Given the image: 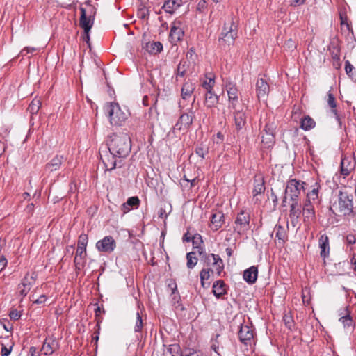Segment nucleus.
Returning a JSON list of instances; mask_svg holds the SVG:
<instances>
[{
    "instance_id": "1",
    "label": "nucleus",
    "mask_w": 356,
    "mask_h": 356,
    "mask_svg": "<svg viewBox=\"0 0 356 356\" xmlns=\"http://www.w3.org/2000/svg\"><path fill=\"white\" fill-rule=\"evenodd\" d=\"M106 142L109 153L118 158H125L131 152V138L126 132L111 134Z\"/></svg>"
},
{
    "instance_id": "2",
    "label": "nucleus",
    "mask_w": 356,
    "mask_h": 356,
    "mask_svg": "<svg viewBox=\"0 0 356 356\" xmlns=\"http://www.w3.org/2000/svg\"><path fill=\"white\" fill-rule=\"evenodd\" d=\"M104 111L108 117L110 123L114 126H122L128 117L127 113L122 111L117 103L106 104L104 106Z\"/></svg>"
},
{
    "instance_id": "3",
    "label": "nucleus",
    "mask_w": 356,
    "mask_h": 356,
    "mask_svg": "<svg viewBox=\"0 0 356 356\" xmlns=\"http://www.w3.org/2000/svg\"><path fill=\"white\" fill-rule=\"evenodd\" d=\"M339 211L343 216L353 213V195L346 191H339L338 198Z\"/></svg>"
},
{
    "instance_id": "4",
    "label": "nucleus",
    "mask_w": 356,
    "mask_h": 356,
    "mask_svg": "<svg viewBox=\"0 0 356 356\" xmlns=\"http://www.w3.org/2000/svg\"><path fill=\"white\" fill-rule=\"evenodd\" d=\"M250 215L249 213L241 211L238 213L234 224V230L238 235L245 234L250 229Z\"/></svg>"
},
{
    "instance_id": "5",
    "label": "nucleus",
    "mask_w": 356,
    "mask_h": 356,
    "mask_svg": "<svg viewBox=\"0 0 356 356\" xmlns=\"http://www.w3.org/2000/svg\"><path fill=\"white\" fill-rule=\"evenodd\" d=\"M305 182L298 181L296 179H291L287 183L285 189V194L289 196L293 202H298L300 191L302 190H305Z\"/></svg>"
},
{
    "instance_id": "6",
    "label": "nucleus",
    "mask_w": 356,
    "mask_h": 356,
    "mask_svg": "<svg viewBox=\"0 0 356 356\" xmlns=\"http://www.w3.org/2000/svg\"><path fill=\"white\" fill-rule=\"evenodd\" d=\"M201 259L204 260L207 266H213L216 273L220 275L224 268V264L221 258L218 254L203 253L199 251Z\"/></svg>"
},
{
    "instance_id": "7",
    "label": "nucleus",
    "mask_w": 356,
    "mask_h": 356,
    "mask_svg": "<svg viewBox=\"0 0 356 356\" xmlns=\"http://www.w3.org/2000/svg\"><path fill=\"white\" fill-rule=\"evenodd\" d=\"M236 36V32L235 30V26L233 22L229 24V26H227L225 24L223 30L219 38V42L222 45H231L234 44L235 38Z\"/></svg>"
},
{
    "instance_id": "8",
    "label": "nucleus",
    "mask_w": 356,
    "mask_h": 356,
    "mask_svg": "<svg viewBox=\"0 0 356 356\" xmlns=\"http://www.w3.org/2000/svg\"><path fill=\"white\" fill-rule=\"evenodd\" d=\"M193 118L194 112L191 108L188 110V112L182 113L174 128L179 131L188 129L193 122Z\"/></svg>"
},
{
    "instance_id": "9",
    "label": "nucleus",
    "mask_w": 356,
    "mask_h": 356,
    "mask_svg": "<svg viewBox=\"0 0 356 356\" xmlns=\"http://www.w3.org/2000/svg\"><path fill=\"white\" fill-rule=\"evenodd\" d=\"M90 10V14L88 15L86 8L83 7L80 8L81 16L79 25L83 29L84 33L89 32L94 23V17L92 15V8H91Z\"/></svg>"
},
{
    "instance_id": "10",
    "label": "nucleus",
    "mask_w": 356,
    "mask_h": 356,
    "mask_svg": "<svg viewBox=\"0 0 356 356\" xmlns=\"http://www.w3.org/2000/svg\"><path fill=\"white\" fill-rule=\"evenodd\" d=\"M116 247V243L111 236H106L96 243V248L100 252H112Z\"/></svg>"
},
{
    "instance_id": "11",
    "label": "nucleus",
    "mask_w": 356,
    "mask_h": 356,
    "mask_svg": "<svg viewBox=\"0 0 356 356\" xmlns=\"http://www.w3.org/2000/svg\"><path fill=\"white\" fill-rule=\"evenodd\" d=\"M226 90L228 95L229 107L235 109L239 99L238 90L237 89L236 85L232 82H229L226 84Z\"/></svg>"
},
{
    "instance_id": "12",
    "label": "nucleus",
    "mask_w": 356,
    "mask_h": 356,
    "mask_svg": "<svg viewBox=\"0 0 356 356\" xmlns=\"http://www.w3.org/2000/svg\"><path fill=\"white\" fill-rule=\"evenodd\" d=\"M59 348V342L57 338L52 337L45 339L42 350L44 355H50L53 354Z\"/></svg>"
},
{
    "instance_id": "13",
    "label": "nucleus",
    "mask_w": 356,
    "mask_h": 356,
    "mask_svg": "<svg viewBox=\"0 0 356 356\" xmlns=\"http://www.w3.org/2000/svg\"><path fill=\"white\" fill-rule=\"evenodd\" d=\"M184 36V31L181 28V21H175L172 23L170 32V38L171 42L173 43H176L180 41Z\"/></svg>"
},
{
    "instance_id": "14",
    "label": "nucleus",
    "mask_w": 356,
    "mask_h": 356,
    "mask_svg": "<svg viewBox=\"0 0 356 356\" xmlns=\"http://www.w3.org/2000/svg\"><path fill=\"white\" fill-rule=\"evenodd\" d=\"M304 222L307 224L313 222L316 219L314 208L312 202H305L302 209Z\"/></svg>"
},
{
    "instance_id": "15",
    "label": "nucleus",
    "mask_w": 356,
    "mask_h": 356,
    "mask_svg": "<svg viewBox=\"0 0 356 356\" xmlns=\"http://www.w3.org/2000/svg\"><path fill=\"white\" fill-rule=\"evenodd\" d=\"M269 90L270 87L267 81L263 78L258 79L256 83V91L258 98H265L269 92Z\"/></svg>"
},
{
    "instance_id": "16",
    "label": "nucleus",
    "mask_w": 356,
    "mask_h": 356,
    "mask_svg": "<svg viewBox=\"0 0 356 356\" xmlns=\"http://www.w3.org/2000/svg\"><path fill=\"white\" fill-rule=\"evenodd\" d=\"M238 338L242 343L246 344L253 338V330L248 325H241L238 331Z\"/></svg>"
},
{
    "instance_id": "17",
    "label": "nucleus",
    "mask_w": 356,
    "mask_h": 356,
    "mask_svg": "<svg viewBox=\"0 0 356 356\" xmlns=\"http://www.w3.org/2000/svg\"><path fill=\"white\" fill-rule=\"evenodd\" d=\"M257 275L258 268L252 266L244 271L243 279L249 284H254L257 281Z\"/></svg>"
},
{
    "instance_id": "18",
    "label": "nucleus",
    "mask_w": 356,
    "mask_h": 356,
    "mask_svg": "<svg viewBox=\"0 0 356 356\" xmlns=\"http://www.w3.org/2000/svg\"><path fill=\"white\" fill-rule=\"evenodd\" d=\"M225 222V216L221 211H217L211 216V229L214 230L219 229Z\"/></svg>"
},
{
    "instance_id": "19",
    "label": "nucleus",
    "mask_w": 356,
    "mask_h": 356,
    "mask_svg": "<svg viewBox=\"0 0 356 356\" xmlns=\"http://www.w3.org/2000/svg\"><path fill=\"white\" fill-rule=\"evenodd\" d=\"M100 157L106 170H112L116 168L117 160L115 158L117 156L112 155L111 154L102 155L100 153Z\"/></svg>"
},
{
    "instance_id": "20",
    "label": "nucleus",
    "mask_w": 356,
    "mask_h": 356,
    "mask_svg": "<svg viewBox=\"0 0 356 356\" xmlns=\"http://www.w3.org/2000/svg\"><path fill=\"white\" fill-rule=\"evenodd\" d=\"M35 282V280L33 276H31L30 277H28V276H26L22 284L19 286L20 290L19 293L22 296H26L28 293V292L30 291L31 286Z\"/></svg>"
},
{
    "instance_id": "21",
    "label": "nucleus",
    "mask_w": 356,
    "mask_h": 356,
    "mask_svg": "<svg viewBox=\"0 0 356 356\" xmlns=\"http://www.w3.org/2000/svg\"><path fill=\"white\" fill-rule=\"evenodd\" d=\"M63 161V156L56 155L51 159L48 163H47L46 169L50 172L56 171L60 168Z\"/></svg>"
},
{
    "instance_id": "22",
    "label": "nucleus",
    "mask_w": 356,
    "mask_h": 356,
    "mask_svg": "<svg viewBox=\"0 0 356 356\" xmlns=\"http://www.w3.org/2000/svg\"><path fill=\"white\" fill-rule=\"evenodd\" d=\"M319 247L321 248L320 255L321 257L325 258L328 257L330 253L329 238L326 235H322L319 238Z\"/></svg>"
},
{
    "instance_id": "23",
    "label": "nucleus",
    "mask_w": 356,
    "mask_h": 356,
    "mask_svg": "<svg viewBox=\"0 0 356 356\" xmlns=\"http://www.w3.org/2000/svg\"><path fill=\"white\" fill-rule=\"evenodd\" d=\"M300 214V211L298 208V202H293L290 206L289 218L293 227H295L298 222Z\"/></svg>"
},
{
    "instance_id": "24",
    "label": "nucleus",
    "mask_w": 356,
    "mask_h": 356,
    "mask_svg": "<svg viewBox=\"0 0 356 356\" xmlns=\"http://www.w3.org/2000/svg\"><path fill=\"white\" fill-rule=\"evenodd\" d=\"M181 4V0H166L162 8L168 13H173Z\"/></svg>"
},
{
    "instance_id": "25",
    "label": "nucleus",
    "mask_w": 356,
    "mask_h": 356,
    "mask_svg": "<svg viewBox=\"0 0 356 356\" xmlns=\"http://www.w3.org/2000/svg\"><path fill=\"white\" fill-rule=\"evenodd\" d=\"M320 186L316 183L312 189L307 194V200L305 202H312L314 204L318 202V191Z\"/></svg>"
},
{
    "instance_id": "26",
    "label": "nucleus",
    "mask_w": 356,
    "mask_h": 356,
    "mask_svg": "<svg viewBox=\"0 0 356 356\" xmlns=\"http://www.w3.org/2000/svg\"><path fill=\"white\" fill-rule=\"evenodd\" d=\"M213 293L217 298L226 293V286L222 280H218L213 283Z\"/></svg>"
},
{
    "instance_id": "27",
    "label": "nucleus",
    "mask_w": 356,
    "mask_h": 356,
    "mask_svg": "<svg viewBox=\"0 0 356 356\" xmlns=\"http://www.w3.org/2000/svg\"><path fill=\"white\" fill-rule=\"evenodd\" d=\"M235 126L238 131L241 130L245 124L246 117L242 111H236L234 113Z\"/></svg>"
},
{
    "instance_id": "28",
    "label": "nucleus",
    "mask_w": 356,
    "mask_h": 356,
    "mask_svg": "<svg viewBox=\"0 0 356 356\" xmlns=\"http://www.w3.org/2000/svg\"><path fill=\"white\" fill-rule=\"evenodd\" d=\"M218 102V97L217 95H216L213 91L207 92L205 94L204 104L207 107L211 108L214 106Z\"/></svg>"
},
{
    "instance_id": "29",
    "label": "nucleus",
    "mask_w": 356,
    "mask_h": 356,
    "mask_svg": "<svg viewBox=\"0 0 356 356\" xmlns=\"http://www.w3.org/2000/svg\"><path fill=\"white\" fill-rule=\"evenodd\" d=\"M145 49L151 54H156L163 50V45L160 42H147Z\"/></svg>"
},
{
    "instance_id": "30",
    "label": "nucleus",
    "mask_w": 356,
    "mask_h": 356,
    "mask_svg": "<svg viewBox=\"0 0 356 356\" xmlns=\"http://www.w3.org/2000/svg\"><path fill=\"white\" fill-rule=\"evenodd\" d=\"M315 125V121L309 115L305 116L301 119L300 127L305 131H309L313 129Z\"/></svg>"
},
{
    "instance_id": "31",
    "label": "nucleus",
    "mask_w": 356,
    "mask_h": 356,
    "mask_svg": "<svg viewBox=\"0 0 356 356\" xmlns=\"http://www.w3.org/2000/svg\"><path fill=\"white\" fill-rule=\"evenodd\" d=\"M195 90V86L191 82H186L181 89V96L184 99L190 97Z\"/></svg>"
},
{
    "instance_id": "32",
    "label": "nucleus",
    "mask_w": 356,
    "mask_h": 356,
    "mask_svg": "<svg viewBox=\"0 0 356 356\" xmlns=\"http://www.w3.org/2000/svg\"><path fill=\"white\" fill-rule=\"evenodd\" d=\"M353 170V165L350 161L346 158L341 159V173L344 175H348Z\"/></svg>"
},
{
    "instance_id": "33",
    "label": "nucleus",
    "mask_w": 356,
    "mask_h": 356,
    "mask_svg": "<svg viewBox=\"0 0 356 356\" xmlns=\"http://www.w3.org/2000/svg\"><path fill=\"white\" fill-rule=\"evenodd\" d=\"M273 234L275 235V237L278 240L282 241L283 243L286 238V232L285 229L280 225H275Z\"/></svg>"
},
{
    "instance_id": "34",
    "label": "nucleus",
    "mask_w": 356,
    "mask_h": 356,
    "mask_svg": "<svg viewBox=\"0 0 356 356\" xmlns=\"http://www.w3.org/2000/svg\"><path fill=\"white\" fill-rule=\"evenodd\" d=\"M264 190H265L264 181L262 179H260V180L255 179L254 186V189L252 191L254 197L264 193Z\"/></svg>"
},
{
    "instance_id": "35",
    "label": "nucleus",
    "mask_w": 356,
    "mask_h": 356,
    "mask_svg": "<svg viewBox=\"0 0 356 356\" xmlns=\"http://www.w3.org/2000/svg\"><path fill=\"white\" fill-rule=\"evenodd\" d=\"M41 106V101L40 99L35 98L32 100L28 107V111L31 115L35 114L39 111Z\"/></svg>"
},
{
    "instance_id": "36",
    "label": "nucleus",
    "mask_w": 356,
    "mask_h": 356,
    "mask_svg": "<svg viewBox=\"0 0 356 356\" xmlns=\"http://www.w3.org/2000/svg\"><path fill=\"white\" fill-rule=\"evenodd\" d=\"M143 319L141 314L138 311L136 314V322L134 326V331L136 332H139L142 331L143 327Z\"/></svg>"
},
{
    "instance_id": "37",
    "label": "nucleus",
    "mask_w": 356,
    "mask_h": 356,
    "mask_svg": "<svg viewBox=\"0 0 356 356\" xmlns=\"http://www.w3.org/2000/svg\"><path fill=\"white\" fill-rule=\"evenodd\" d=\"M187 267L188 268H193L197 262V259L195 257V253L191 252L186 254Z\"/></svg>"
},
{
    "instance_id": "38",
    "label": "nucleus",
    "mask_w": 356,
    "mask_h": 356,
    "mask_svg": "<svg viewBox=\"0 0 356 356\" xmlns=\"http://www.w3.org/2000/svg\"><path fill=\"white\" fill-rule=\"evenodd\" d=\"M327 103H328V105L330 106V108L332 109V113L335 115H337V110L335 109L336 106H337L336 102H335V97H334L333 94L331 93V90H330L329 92L327 93Z\"/></svg>"
},
{
    "instance_id": "39",
    "label": "nucleus",
    "mask_w": 356,
    "mask_h": 356,
    "mask_svg": "<svg viewBox=\"0 0 356 356\" xmlns=\"http://www.w3.org/2000/svg\"><path fill=\"white\" fill-rule=\"evenodd\" d=\"M214 84H215L214 78L209 77L203 81L202 86L207 90V92H209V91H212Z\"/></svg>"
},
{
    "instance_id": "40",
    "label": "nucleus",
    "mask_w": 356,
    "mask_h": 356,
    "mask_svg": "<svg viewBox=\"0 0 356 356\" xmlns=\"http://www.w3.org/2000/svg\"><path fill=\"white\" fill-rule=\"evenodd\" d=\"M339 321L342 323L345 328L353 327L354 326L353 319L349 314L342 316L340 318Z\"/></svg>"
},
{
    "instance_id": "41",
    "label": "nucleus",
    "mask_w": 356,
    "mask_h": 356,
    "mask_svg": "<svg viewBox=\"0 0 356 356\" xmlns=\"http://www.w3.org/2000/svg\"><path fill=\"white\" fill-rule=\"evenodd\" d=\"M354 66L351 65L349 60L345 63V71L346 74L352 79L356 81V74L353 72Z\"/></svg>"
},
{
    "instance_id": "42",
    "label": "nucleus",
    "mask_w": 356,
    "mask_h": 356,
    "mask_svg": "<svg viewBox=\"0 0 356 356\" xmlns=\"http://www.w3.org/2000/svg\"><path fill=\"white\" fill-rule=\"evenodd\" d=\"M220 337L219 334H216L215 339H213L211 340V349L218 354V355L221 356V353L219 352L220 350V342L218 341V339Z\"/></svg>"
},
{
    "instance_id": "43",
    "label": "nucleus",
    "mask_w": 356,
    "mask_h": 356,
    "mask_svg": "<svg viewBox=\"0 0 356 356\" xmlns=\"http://www.w3.org/2000/svg\"><path fill=\"white\" fill-rule=\"evenodd\" d=\"M283 321L285 325L290 330H292L294 326V321L292 316L290 314H286L283 316Z\"/></svg>"
},
{
    "instance_id": "44",
    "label": "nucleus",
    "mask_w": 356,
    "mask_h": 356,
    "mask_svg": "<svg viewBox=\"0 0 356 356\" xmlns=\"http://www.w3.org/2000/svg\"><path fill=\"white\" fill-rule=\"evenodd\" d=\"M210 270L209 269H202L200 272V280H201V285L202 287H206L205 286V280H208L209 279V277H210Z\"/></svg>"
},
{
    "instance_id": "45",
    "label": "nucleus",
    "mask_w": 356,
    "mask_h": 356,
    "mask_svg": "<svg viewBox=\"0 0 356 356\" xmlns=\"http://www.w3.org/2000/svg\"><path fill=\"white\" fill-rule=\"evenodd\" d=\"M140 201L137 196L131 197L128 198V200L126 202L127 205L133 208H138V207L140 204Z\"/></svg>"
},
{
    "instance_id": "46",
    "label": "nucleus",
    "mask_w": 356,
    "mask_h": 356,
    "mask_svg": "<svg viewBox=\"0 0 356 356\" xmlns=\"http://www.w3.org/2000/svg\"><path fill=\"white\" fill-rule=\"evenodd\" d=\"M276 126L274 122H268L266 124L264 131L265 134L275 136Z\"/></svg>"
},
{
    "instance_id": "47",
    "label": "nucleus",
    "mask_w": 356,
    "mask_h": 356,
    "mask_svg": "<svg viewBox=\"0 0 356 356\" xmlns=\"http://www.w3.org/2000/svg\"><path fill=\"white\" fill-rule=\"evenodd\" d=\"M187 63L186 61L181 62L177 67V75L181 77L184 76L186 71Z\"/></svg>"
},
{
    "instance_id": "48",
    "label": "nucleus",
    "mask_w": 356,
    "mask_h": 356,
    "mask_svg": "<svg viewBox=\"0 0 356 356\" xmlns=\"http://www.w3.org/2000/svg\"><path fill=\"white\" fill-rule=\"evenodd\" d=\"M262 143L267 145L268 146H270L271 144L274 142L275 136L272 134H266L262 135Z\"/></svg>"
},
{
    "instance_id": "49",
    "label": "nucleus",
    "mask_w": 356,
    "mask_h": 356,
    "mask_svg": "<svg viewBox=\"0 0 356 356\" xmlns=\"http://www.w3.org/2000/svg\"><path fill=\"white\" fill-rule=\"evenodd\" d=\"M88 244V235L82 234L79 236L77 247L86 248Z\"/></svg>"
},
{
    "instance_id": "50",
    "label": "nucleus",
    "mask_w": 356,
    "mask_h": 356,
    "mask_svg": "<svg viewBox=\"0 0 356 356\" xmlns=\"http://www.w3.org/2000/svg\"><path fill=\"white\" fill-rule=\"evenodd\" d=\"M181 356H202V354L193 349H185L182 351Z\"/></svg>"
},
{
    "instance_id": "51",
    "label": "nucleus",
    "mask_w": 356,
    "mask_h": 356,
    "mask_svg": "<svg viewBox=\"0 0 356 356\" xmlns=\"http://www.w3.org/2000/svg\"><path fill=\"white\" fill-rule=\"evenodd\" d=\"M195 152L199 156L204 159L205 155L208 153V148L201 145L196 148Z\"/></svg>"
},
{
    "instance_id": "52",
    "label": "nucleus",
    "mask_w": 356,
    "mask_h": 356,
    "mask_svg": "<svg viewBox=\"0 0 356 356\" xmlns=\"http://www.w3.org/2000/svg\"><path fill=\"white\" fill-rule=\"evenodd\" d=\"M192 242L194 248H198L199 245L202 243V236L200 234H195L192 237Z\"/></svg>"
},
{
    "instance_id": "53",
    "label": "nucleus",
    "mask_w": 356,
    "mask_h": 356,
    "mask_svg": "<svg viewBox=\"0 0 356 356\" xmlns=\"http://www.w3.org/2000/svg\"><path fill=\"white\" fill-rule=\"evenodd\" d=\"M168 352L172 355V356H175V354L179 353V347L177 344H172L169 346L167 348Z\"/></svg>"
},
{
    "instance_id": "54",
    "label": "nucleus",
    "mask_w": 356,
    "mask_h": 356,
    "mask_svg": "<svg viewBox=\"0 0 356 356\" xmlns=\"http://www.w3.org/2000/svg\"><path fill=\"white\" fill-rule=\"evenodd\" d=\"M76 255L81 259H83L86 255V248L77 247Z\"/></svg>"
},
{
    "instance_id": "55",
    "label": "nucleus",
    "mask_w": 356,
    "mask_h": 356,
    "mask_svg": "<svg viewBox=\"0 0 356 356\" xmlns=\"http://www.w3.org/2000/svg\"><path fill=\"white\" fill-rule=\"evenodd\" d=\"M9 316H10V319L17 321L21 317V313L19 311H17V309H13L9 313Z\"/></svg>"
},
{
    "instance_id": "56",
    "label": "nucleus",
    "mask_w": 356,
    "mask_h": 356,
    "mask_svg": "<svg viewBox=\"0 0 356 356\" xmlns=\"http://www.w3.org/2000/svg\"><path fill=\"white\" fill-rule=\"evenodd\" d=\"M284 47L289 50H293L296 49V45L295 42L292 39H289L285 42Z\"/></svg>"
},
{
    "instance_id": "57",
    "label": "nucleus",
    "mask_w": 356,
    "mask_h": 356,
    "mask_svg": "<svg viewBox=\"0 0 356 356\" xmlns=\"http://www.w3.org/2000/svg\"><path fill=\"white\" fill-rule=\"evenodd\" d=\"M12 350V346H10L9 348L6 347L5 346H3L1 350V354L2 356H8L10 354V352Z\"/></svg>"
},
{
    "instance_id": "58",
    "label": "nucleus",
    "mask_w": 356,
    "mask_h": 356,
    "mask_svg": "<svg viewBox=\"0 0 356 356\" xmlns=\"http://www.w3.org/2000/svg\"><path fill=\"white\" fill-rule=\"evenodd\" d=\"M35 50H36V49H35V48H34V47H27L24 48V49L21 51V53H20V54H21L22 56H25V55H26L27 54L32 53V52L35 51Z\"/></svg>"
},
{
    "instance_id": "59",
    "label": "nucleus",
    "mask_w": 356,
    "mask_h": 356,
    "mask_svg": "<svg viewBox=\"0 0 356 356\" xmlns=\"http://www.w3.org/2000/svg\"><path fill=\"white\" fill-rule=\"evenodd\" d=\"M195 56L196 54L194 49L193 48H191L186 54V58L189 60H192L193 61H194V57Z\"/></svg>"
},
{
    "instance_id": "60",
    "label": "nucleus",
    "mask_w": 356,
    "mask_h": 356,
    "mask_svg": "<svg viewBox=\"0 0 356 356\" xmlns=\"http://www.w3.org/2000/svg\"><path fill=\"white\" fill-rule=\"evenodd\" d=\"M356 239L355 236L353 234H348L346 236V243L349 245H352L355 243Z\"/></svg>"
},
{
    "instance_id": "61",
    "label": "nucleus",
    "mask_w": 356,
    "mask_h": 356,
    "mask_svg": "<svg viewBox=\"0 0 356 356\" xmlns=\"http://www.w3.org/2000/svg\"><path fill=\"white\" fill-rule=\"evenodd\" d=\"M306 0H291L290 5L291 6L297 7L305 3Z\"/></svg>"
},
{
    "instance_id": "62",
    "label": "nucleus",
    "mask_w": 356,
    "mask_h": 356,
    "mask_svg": "<svg viewBox=\"0 0 356 356\" xmlns=\"http://www.w3.org/2000/svg\"><path fill=\"white\" fill-rule=\"evenodd\" d=\"M46 300H47L46 296L42 295L38 298L33 300V303H35V304H42V303H44Z\"/></svg>"
},
{
    "instance_id": "63",
    "label": "nucleus",
    "mask_w": 356,
    "mask_h": 356,
    "mask_svg": "<svg viewBox=\"0 0 356 356\" xmlns=\"http://www.w3.org/2000/svg\"><path fill=\"white\" fill-rule=\"evenodd\" d=\"M28 356H39V353L37 352L35 347L31 346L29 348Z\"/></svg>"
},
{
    "instance_id": "64",
    "label": "nucleus",
    "mask_w": 356,
    "mask_h": 356,
    "mask_svg": "<svg viewBox=\"0 0 356 356\" xmlns=\"http://www.w3.org/2000/svg\"><path fill=\"white\" fill-rule=\"evenodd\" d=\"M7 265V259L4 257H0V271L3 270Z\"/></svg>"
}]
</instances>
